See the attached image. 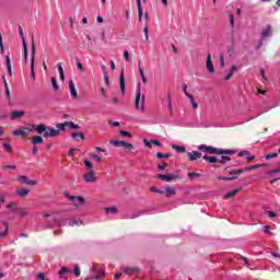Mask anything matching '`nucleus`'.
<instances>
[{
    "mask_svg": "<svg viewBox=\"0 0 280 280\" xmlns=\"http://www.w3.org/2000/svg\"><path fill=\"white\" fill-rule=\"evenodd\" d=\"M83 163L89 172H93V163H91V161L85 160Z\"/></svg>",
    "mask_w": 280,
    "mask_h": 280,
    "instance_id": "obj_37",
    "label": "nucleus"
},
{
    "mask_svg": "<svg viewBox=\"0 0 280 280\" xmlns=\"http://www.w3.org/2000/svg\"><path fill=\"white\" fill-rule=\"evenodd\" d=\"M259 167H260L259 164H254V165L245 167V172H250L252 170H257Z\"/></svg>",
    "mask_w": 280,
    "mask_h": 280,
    "instance_id": "obj_47",
    "label": "nucleus"
},
{
    "mask_svg": "<svg viewBox=\"0 0 280 280\" xmlns=\"http://www.w3.org/2000/svg\"><path fill=\"white\" fill-rule=\"evenodd\" d=\"M7 209H11V211H13L14 213H16V211H19V208L16 207V202H11L7 206Z\"/></svg>",
    "mask_w": 280,
    "mask_h": 280,
    "instance_id": "obj_32",
    "label": "nucleus"
},
{
    "mask_svg": "<svg viewBox=\"0 0 280 280\" xmlns=\"http://www.w3.org/2000/svg\"><path fill=\"white\" fill-rule=\"evenodd\" d=\"M20 36L23 42V47H24V58L27 60V43L25 42V36L23 35V30L20 28Z\"/></svg>",
    "mask_w": 280,
    "mask_h": 280,
    "instance_id": "obj_16",
    "label": "nucleus"
},
{
    "mask_svg": "<svg viewBox=\"0 0 280 280\" xmlns=\"http://www.w3.org/2000/svg\"><path fill=\"white\" fill-rule=\"evenodd\" d=\"M237 69H240L238 66H232L230 72L226 74V77L224 78V80H231V78H233V73H235V71H237Z\"/></svg>",
    "mask_w": 280,
    "mask_h": 280,
    "instance_id": "obj_21",
    "label": "nucleus"
},
{
    "mask_svg": "<svg viewBox=\"0 0 280 280\" xmlns=\"http://www.w3.org/2000/svg\"><path fill=\"white\" fill-rule=\"evenodd\" d=\"M74 152H75V149H70L68 152V156L73 158Z\"/></svg>",
    "mask_w": 280,
    "mask_h": 280,
    "instance_id": "obj_63",
    "label": "nucleus"
},
{
    "mask_svg": "<svg viewBox=\"0 0 280 280\" xmlns=\"http://www.w3.org/2000/svg\"><path fill=\"white\" fill-rule=\"evenodd\" d=\"M203 161L208 163H219V159L215 156L203 155Z\"/></svg>",
    "mask_w": 280,
    "mask_h": 280,
    "instance_id": "obj_23",
    "label": "nucleus"
},
{
    "mask_svg": "<svg viewBox=\"0 0 280 280\" xmlns=\"http://www.w3.org/2000/svg\"><path fill=\"white\" fill-rule=\"evenodd\" d=\"M2 228L4 229V231L0 232V237H5V235H8L9 229H10V226L8 225V222H2Z\"/></svg>",
    "mask_w": 280,
    "mask_h": 280,
    "instance_id": "obj_26",
    "label": "nucleus"
},
{
    "mask_svg": "<svg viewBox=\"0 0 280 280\" xmlns=\"http://www.w3.org/2000/svg\"><path fill=\"white\" fill-rule=\"evenodd\" d=\"M198 150H200V152H206L207 154H218V148L209 147L207 144L199 145Z\"/></svg>",
    "mask_w": 280,
    "mask_h": 280,
    "instance_id": "obj_7",
    "label": "nucleus"
},
{
    "mask_svg": "<svg viewBox=\"0 0 280 280\" xmlns=\"http://www.w3.org/2000/svg\"><path fill=\"white\" fill-rule=\"evenodd\" d=\"M244 172H246L245 168H241V170H234L230 174L233 176L235 174H244Z\"/></svg>",
    "mask_w": 280,
    "mask_h": 280,
    "instance_id": "obj_51",
    "label": "nucleus"
},
{
    "mask_svg": "<svg viewBox=\"0 0 280 280\" xmlns=\"http://www.w3.org/2000/svg\"><path fill=\"white\" fill-rule=\"evenodd\" d=\"M74 276L80 277V267L78 265L74 266Z\"/></svg>",
    "mask_w": 280,
    "mask_h": 280,
    "instance_id": "obj_54",
    "label": "nucleus"
},
{
    "mask_svg": "<svg viewBox=\"0 0 280 280\" xmlns=\"http://www.w3.org/2000/svg\"><path fill=\"white\" fill-rule=\"evenodd\" d=\"M55 224L57 226H80L82 224L81 220H71V219H63L61 221L55 220Z\"/></svg>",
    "mask_w": 280,
    "mask_h": 280,
    "instance_id": "obj_2",
    "label": "nucleus"
},
{
    "mask_svg": "<svg viewBox=\"0 0 280 280\" xmlns=\"http://www.w3.org/2000/svg\"><path fill=\"white\" fill-rule=\"evenodd\" d=\"M187 176H188V178H200V176H202V175H200V173L191 172V173H188Z\"/></svg>",
    "mask_w": 280,
    "mask_h": 280,
    "instance_id": "obj_46",
    "label": "nucleus"
},
{
    "mask_svg": "<svg viewBox=\"0 0 280 280\" xmlns=\"http://www.w3.org/2000/svg\"><path fill=\"white\" fill-rule=\"evenodd\" d=\"M120 137H132V136L130 135V132L121 130Z\"/></svg>",
    "mask_w": 280,
    "mask_h": 280,
    "instance_id": "obj_57",
    "label": "nucleus"
},
{
    "mask_svg": "<svg viewBox=\"0 0 280 280\" xmlns=\"http://www.w3.org/2000/svg\"><path fill=\"white\" fill-rule=\"evenodd\" d=\"M138 69L140 71V78L143 84H148V79H145V74L143 73V69L141 68V63L138 65Z\"/></svg>",
    "mask_w": 280,
    "mask_h": 280,
    "instance_id": "obj_28",
    "label": "nucleus"
},
{
    "mask_svg": "<svg viewBox=\"0 0 280 280\" xmlns=\"http://www.w3.org/2000/svg\"><path fill=\"white\" fill-rule=\"evenodd\" d=\"M2 170H16V165H3Z\"/></svg>",
    "mask_w": 280,
    "mask_h": 280,
    "instance_id": "obj_53",
    "label": "nucleus"
},
{
    "mask_svg": "<svg viewBox=\"0 0 280 280\" xmlns=\"http://www.w3.org/2000/svg\"><path fill=\"white\" fill-rule=\"evenodd\" d=\"M13 135L15 136V137H27V133L25 132V131H23V130H21V129H16V130H14L13 131Z\"/></svg>",
    "mask_w": 280,
    "mask_h": 280,
    "instance_id": "obj_34",
    "label": "nucleus"
},
{
    "mask_svg": "<svg viewBox=\"0 0 280 280\" xmlns=\"http://www.w3.org/2000/svg\"><path fill=\"white\" fill-rule=\"evenodd\" d=\"M112 143L115 148H124L126 145V141L124 140H112Z\"/></svg>",
    "mask_w": 280,
    "mask_h": 280,
    "instance_id": "obj_24",
    "label": "nucleus"
},
{
    "mask_svg": "<svg viewBox=\"0 0 280 280\" xmlns=\"http://www.w3.org/2000/svg\"><path fill=\"white\" fill-rule=\"evenodd\" d=\"M105 212L107 213V214H115V213H117V208L116 207H110V208H105Z\"/></svg>",
    "mask_w": 280,
    "mask_h": 280,
    "instance_id": "obj_40",
    "label": "nucleus"
},
{
    "mask_svg": "<svg viewBox=\"0 0 280 280\" xmlns=\"http://www.w3.org/2000/svg\"><path fill=\"white\" fill-rule=\"evenodd\" d=\"M187 156L189 161H198V159L202 158V153L200 151H192V152H188Z\"/></svg>",
    "mask_w": 280,
    "mask_h": 280,
    "instance_id": "obj_12",
    "label": "nucleus"
},
{
    "mask_svg": "<svg viewBox=\"0 0 280 280\" xmlns=\"http://www.w3.org/2000/svg\"><path fill=\"white\" fill-rule=\"evenodd\" d=\"M69 272V269H67V267H62L60 270H59V275H67Z\"/></svg>",
    "mask_w": 280,
    "mask_h": 280,
    "instance_id": "obj_52",
    "label": "nucleus"
},
{
    "mask_svg": "<svg viewBox=\"0 0 280 280\" xmlns=\"http://www.w3.org/2000/svg\"><path fill=\"white\" fill-rule=\"evenodd\" d=\"M143 32H144L145 40H149L150 37L148 35V26L144 27Z\"/></svg>",
    "mask_w": 280,
    "mask_h": 280,
    "instance_id": "obj_64",
    "label": "nucleus"
},
{
    "mask_svg": "<svg viewBox=\"0 0 280 280\" xmlns=\"http://www.w3.org/2000/svg\"><path fill=\"white\" fill-rule=\"evenodd\" d=\"M120 91L122 95L126 94V78L124 77V71L120 74Z\"/></svg>",
    "mask_w": 280,
    "mask_h": 280,
    "instance_id": "obj_17",
    "label": "nucleus"
},
{
    "mask_svg": "<svg viewBox=\"0 0 280 280\" xmlns=\"http://www.w3.org/2000/svg\"><path fill=\"white\" fill-rule=\"evenodd\" d=\"M26 130L28 132H37V135H43L45 139L58 137L60 135L59 130H56L54 127L46 126L45 124L28 125Z\"/></svg>",
    "mask_w": 280,
    "mask_h": 280,
    "instance_id": "obj_1",
    "label": "nucleus"
},
{
    "mask_svg": "<svg viewBox=\"0 0 280 280\" xmlns=\"http://www.w3.org/2000/svg\"><path fill=\"white\" fill-rule=\"evenodd\" d=\"M77 69H79V71H84V66H82V62H77Z\"/></svg>",
    "mask_w": 280,
    "mask_h": 280,
    "instance_id": "obj_59",
    "label": "nucleus"
},
{
    "mask_svg": "<svg viewBox=\"0 0 280 280\" xmlns=\"http://www.w3.org/2000/svg\"><path fill=\"white\" fill-rule=\"evenodd\" d=\"M65 196L74 207H80V205H84V198L82 197L71 196L69 195V192H65Z\"/></svg>",
    "mask_w": 280,
    "mask_h": 280,
    "instance_id": "obj_4",
    "label": "nucleus"
},
{
    "mask_svg": "<svg viewBox=\"0 0 280 280\" xmlns=\"http://www.w3.org/2000/svg\"><path fill=\"white\" fill-rule=\"evenodd\" d=\"M18 180L20 183H24L25 185H32V186L38 184V182L32 180V179L27 178V176H25V175H22V176L18 177Z\"/></svg>",
    "mask_w": 280,
    "mask_h": 280,
    "instance_id": "obj_13",
    "label": "nucleus"
},
{
    "mask_svg": "<svg viewBox=\"0 0 280 280\" xmlns=\"http://www.w3.org/2000/svg\"><path fill=\"white\" fill-rule=\"evenodd\" d=\"M5 59H7V69H8V72L12 75V63H11V61H10V56H7Z\"/></svg>",
    "mask_w": 280,
    "mask_h": 280,
    "instance_id": "obj_38",
    "label": "nucleus"
},
{
    "mask_svg": "<svg viewBox=\"0 0 280 280\" xmlns=\"http://www.w3.org/2000/svg\"><path fill=\"white\" fill-rule=\"evenodd\" d=\"M32 143H33V145H38V144L43 143V137H40V136H34V137L32 138Z\"/></svg>",
    "mask_w": 280,
    "mask_h": 280,
    "instance_id": "obj_25",
    "label": "nucleus"
},
{
    "mask_svg": "<svg viewBox=\"0 0 280 280\" xmlns=\"http://www.w3.org/2000/svg\"><path fill=\"white\" fill-rule=\"evenodd\" d=\"M125 150H132V144L130 142H125V145H124Z\"/></svg>",
    "mask_w": 280,
    "mask_h": 280,
    "instance_id": "obj_55",
    "label": "nucleus"
},
{
    "mask_svg": "<svg viewBox=\"0 0 280 280\" xmlns=\"http://www.w3.org/2000/svg\"><path fill=\"white\" fill-rule=\"evenodd\" d=\"M57 69L59 71L61 82H65V70L62 69V66L60 63H58Z\"/></svg>",
    "mask_w": 280,
    "mask_h": 280,
    "instance_id": "obj_30",
    "label": "nucleus"
},
{
    "mask_svg": "<svg viewBox=\"0 0 280 280\" xmlns=\"http://www.w3.org/2000/svg\"><path fill=\"white\" fill-rule=\"evenodd\" d=\"M272 36V26L267 25L261 32V40H266V38H270Z\"/></svg>",
    "mask_w": 280,
    "mask_h": 280,
    "instance_id": "obj_10",
    "label": "nucleus"
},
{
    "mask_svg": "<svg viewBox=\"0 0 280 280\" xmlns=\"http://www.w3.org/2000/svg\"><path fill=\"white\" fill-rule=\"evenodd\" d=\"M151 143H153V145H158L159 148H161V143L159 142V140L155 139H151Z\"/></svg>",
    "mask_w": 280,
    "mask_h": 280,
    "instance_id": "obj_60",
    "label": "nucleus"
},
{
    "mask_svg": "<svg viewBox=\"0 0 280 280\" xmlns=\"http://www.w3.org/2000/svg\"><path fill=\"white\" fill-rule=\"evenodd\" d=\"M240 190L238 189H234L232 191H229L226 195H225V198H233V196H237V192Z\"/></svg>",
    "mask_w": 280,
    "mask_h": 280,
    "instance_id": "obj_42",
    "label": "nucleus"
},
{
    "mask_svg": "<svg viewBox=\"0 0 280 280\" xmlns=\"http://www.w3.org/2000/svg\"><path fill=\"white\" fill-rule=\"evenodd\" d=\"M217 154H235V151L229 149H218Z\"/></svg>",
    "mask_w": 280,
    "mask_h": 280,
    "instance_id": "obj_29",
    "label": "nucleus"
},
{
    "mask_svg": "<svg viewBox=\"0 0 280 280\" xmlns=\"http://www.w3.org/2000/svg\"><path fill=\"white\" fill-rule=\"evenodd\" d=\"M51 85L54 91H59L60 86L58 85V81L56 80V77L51 78Z\"/></svg>",
    "mask_w": 280,
    "mask_h": 280,
    "instance_id": "obj_35",
    "label": "nucleus"
},
{
    "mask_svg": "<svg viewBox=\"0 0 280 280\" xmlns=\"http://www.w3.org/2000/svg\"><path fill=\"white\" fill-rule=\"evenodd\" d=\"M67 122H63V124H57V130L60 132V130L62 131V132H65L66 130H67Z\"/></svg>",
    "mask_w": 280,
    "mask_h": 280,
    "instance_id": "obj_39",
    "label": "nucleus"
},
{
    "mask_svg": "<svg viewBox=\"0 0 280 280\" xmlns=\"http://www.w3.org/2000/svg\"><path fill=\"white\" fill-rule=\"evenodd\" d=\"M186 97H188V100H190V104L192 105L194 109L198 108V103H196V101L194 100V95L186 93Z\"/></svg>",
    "mask_w": 280,
    "mask_h": 280,
    "instance_id": "obj_27",
    "label": "nucleus"
},
{
    "mask_svg": "<svg viewBox=\"0 0 280 280\" xmlns=\"http://www.w3.org/2000/svg\"><path fill=\"white\" fill-rule=\"evenodd\" d=\"M90 158H92L93 161H96V163H102V155L90 153Z\"/></svg>",
    "mask_w": 280,
    "mask_h": 280,
    "instance_id": "obj_33",
    "label": "nucleus"
},
{
    "mask_svg": "<svg viewBox=\"0 0 280 280\" xmlns=\"http://www.w3.org/2000/svg\"><path fill=\"white\" fill-rule=\"evenodd\" d=\"M229 19H230V25L233 30L235 27V15H233V13H231Z\"/></svg>",
    "mask_w": 280,
    "mask_h": 280,
    "instance_id": "obj_45",
    "label": "nucleus"
},
{
    "mask_svg": "<svg viewBox=\"0 0 280 280\" xmlns=\"http://www.w3.org/2000/svg\"><path fill=\"white\" fill-rule=\"evenodd\" d=\"M150 190L153 191V194H161V195L165 194V190H161L156 187H151Z\"/></svg>",
    "mask_w": 280,
    "mask_h": 280,
    "instance_id": "obj_49",
    "label": "nucleus"
},
{
    "mask_svg": "<svg viewBox=\"0 0 280 280\" xmlns=\"http://www.w3.org/2000/svg\"><path fill=\"white\" fill-rule=\"evenodd\" d=\"M136 108H140V110H143L145 108V96H142L141 98V86H138V90H137Z\"/></svg>",
    "mask_w": 280,
    "mask_h": 280,
    "instance_id": "obj_3",
    "label": "nucleus"
},
{
    "mask_svg": "<svg viewBox=\"0 0 280 280\" xmlns=\"http://www.w3.org/2000/svg\"><path fill=\"white\" fill-rule=\"evenodd\" d=\"M108 124H109L110 126H114L115 128H117V126H119V121L109 120Z\"/></svg>",
    "mask_w": 280,
    "mask_h": 280,
    "instance_id": "obj_61",
    "label": "nucleus"
},
{
    "mask_svg": "<svg viewBox=\"0 0 280 280\" xmlns=\"http://www.w3.org/2000/svg\"><path fill=\"white\" fill-rule=\"evenodd\" d=\"M30 194V189L26 188H20L16 190V195L20 196V198H25Z\"/></svg>",
    "mask_w": 280,
    "mask_h": 280,
    "instance_id": "obj_22",
    "label": "nucleus"
},
{
    "mask_svg": "<svg viewBox=\"0 0 280 280\" xmlns=\"http://www.w3.org/2000/svg\"><path fill=\"white\" fill-rule=\"evenodd\" d=\"M121 270L125 275H137L139 272L137 267H122Z\"/></svg>",
    "mask_w": 280,
    "mask_h": 280,
    "instance_id": "obj_14",
    "label": "nucleus"
},
{
    "mask_svg": "<svg viewBox=\"0 0 280 280\" xmlns=\"http://www.w3.org/2000/svg\"><path fill=\"white\" fill-rule=\"evenodd\" d=\"M259 167H260L259 164H254V165L245 167V172H250L252 170H257Z\"/></svg>",
    "mask_w": 280,
    "mask_h": 280,
    "instance_id": "obj_48",
    "label": "nucleus"
},
{
    "mask_svg": "<svg viewBox=\"0 0 280 280\" xmlns=\"http://www.w3.org/2000/svg\"><path fill=\"white\" fill-rule=\"evenodd\" d=\"M25 115V112L12 110L11 112V119H21Z\"/></svg>",
    "mask_w": 280,
    "mask_h": 280,
    "instance_id": "obj_19",
    "label": "nucleus"
},
{
    "mask_svg": "<svg viewBox=\"0 0 280 280\" xmlns=\"http://www.w3.org/2000/svg\"><path fill=\"white\" fill-rule=\"evenodd\" d=\"M15 213H20L22 218H25V215H27V212H25L23 209H20V208H19V211H16Z\"/></svg>",
    "mask_w": 280,
    "mask_h": 280,
    "instance_id": "obj_56",
    "label": "nucleus"
},
{
    "mask_svg": "<svg viewBox=\"0 0 280 280\" xmlns=\"http://www.w3.org/2000/svg\"><path fill=\"white\" fill-rule=\"evenodd\" d=\"M83 179L85 183H95V180H97L95 177V171H89L88 173L83 174Z\"/></svg>",
    "mask_w": 280,
    "mask_h": 280,
    "instance_id": "obj_8",
    "label": "nucleus"
},
{
    "mask_svg": "<svg viewBox=\"0 0 280 280\" xmlns=\"http://www.w3.org/2000/svg\"><path fill=\"white\" fill-rule=\"evenodd\" d=\"M173 150L177 151L179 154H183L186 152L185 147H180L178 144H173Z\"/></svg>",
    "mask_w": 280,
    "mask_h": 280,
    "instance_id": "obj_31",
    "label": "nucleus"
},
{
    "mask_svg": "<svg viewBox=\"0 0 280 280\" xmlns=\"http://www.w3.org/2000/svg\"><path fill=\"white\" fill-rule=\"evenodd\" d=\"M165 167H167V163L158 165V170H165Z\"/></svg>",
    "mask_w": 280,
    "mask_h": 280,
    "instance_id": "obj_62",
    "label": "nucleus"
},
{
    "mask_svg": "<svg viewBox=\"0 0 280 280\" xmlns=\"http://www.w3.org/2000/svg\"><path fill=\"white\" fill-rule=\"evenodd\" d=\"M228 161H231V158L226 155H223L221 156V159H219V163H221V165H224L225 163H228Z\"/></svg>",
    "mask_w": 280,
    "mask_h": 280,
    "instance_id": "obj_41",
    "label": "nucleus"
},
{
    "mask_svg": "<svg viewBox=\"0 0 280 280\" xmlns=\"http://www.w3.org/2000/svg\"><path fill=\"white\" fill-rule=\"evenodd\" d=\"M138 5V19L139 21H142L143 19V7H141V0H137Z\"/></svg>",
    "mask_w": 280,
    "mask_h": 280,
    "instance_id": "obj_20",
    "label": "nucleus"
},
{
    "mask_svg": "<svg viewBox=\"0 0 280 280\" xmlns=\"http://www.w3.org/2000/svg\"><path fill=\"white\" fill-rule=\"evenodd\" d=\"M164 194H165L166 198H172V196H176V189L167 186L164 190Z\"/></svg>",
    "mask_w": 280,
    "mask_h": 280,
    "instance_id": "obj_18",
    "label": "nucleus"
},
{
    "mask_svg": "<svg viewBox=\"0 0 280 280\" xmlns=\"http://www.w3.org/2000/svg\"><path fill=\"white\" fill-rule=\"evenodd\" d=\"M279 156V153H270L265 156L267 161H270V159H277Z\"/></svg>",
    "mask_w": 280,
    "mask_h": 280,
    "instance_id": "obj_50",
    "label": "nucleus"
},
{
    "mask_svg": "<svg viewBox=\"0 0 280 280\" xmlns=\"http://www.w3.org/2000/svg\"><path fill=\"white\" fill-rule=\"evenodd\" d=\"M206 68L209 73H215V67H213V61L211 60V55H208V57H207Z\"/></svg>",
    "mask_w": 280,
    "mask_h": 280,
    "instance_id": "obj_11",
    "label": "nucleus"
},
{
    "mask_svg": "<svg viewBox=\"0 0 280 280\" xmlns=\"http://www.w3.org/2000/svg\"><path fill=\"white\" fill-rule=\"evenodd\" d=\"M66 125H68L72 130H80V126L75 125L73 121H66Z\"/></svg>",
    "mask_w": 280,
    "mask_h": 280,
    "instance_id": "obj_36",
    "label": "nucleus"
},
{
    "mask_svg": "<svg viewBox=\"0 0 280 280\" xmlns=\"http://www.w3.org/2000/svg\"><path fill=\"white\" fill-rule=\"evenodd\" d=\"M3 149L5 150V152H9V154H12V145H10V143L4 142Z\"/></svg>",
    "mask_w": 280,
    "mask_h": 280,
    "instance_id": "obj_43",
    "label": "nucleus"
},
{
    "mask_svg": "<svg viewBox=\"0 0 280 280\" xmlns=\"http://www.w3.org/2000/svg\"><path fill=\"white\" fill-rule=\"evenodd\" d=\"M170 156H171L170 153H166V154H163L161 152L156 153V159H170Z\"/></svg>",
    "mask_w": 280,
    "mask_h": 280,
    "instance_id": "obj_44",
    "label": "nucleus"
},
{
    "mask_svg": "<svg viewBox=\"0 0 280 280\" xmlns=\"http://www.w3.org/2000/svg\"><path fill=\"white\" fill-rule=\"evenodd\" d=\"M155 178H160V180H164V183H172V180L178 179V175L168 173V174H156Z\"/></svg>",
    "mask_w": 280,
    "mask_h": 280,
    "instance_id": "obj_5",
    "label": "nucleus"
},
{
    "mask_svg": "<svg viewBox=\"0 0 280 280\" xmlns=\"http://www.w3.org/2000/svg\"><path fill=\"white\" fill-rule=\"evenodd\" d=\"M69 89H70L71 97L73 100H77L78 98V91L75 90V84L71 80L69 81Z\"/></svg>",
    "mask_w": 280,
    "mask_h": 280,
    "instance_id": "obj_15",
    "label": "nucleus"
},
{
    "mask_svg": "<svg viewBox=\"0 0 280 280\" xmlns=\"http://www.w3.org/2000/svg\"><path fill=\"white\" fill-rule=\"evenodd\" d=\"M91 270L92 272H95V270L97 271V273H92V279H95V280L104 279V270L97 269V266H93Z\"/></svg>",
    "mask_w": 280,
    "mask_h": 280,
    "instance_id": "obj_9",
    "label": "nucleus"
},
{
    "mask_svg": "<svg viewBox=\"0 0 280 280\" xmlns=\"http://www.w3.org/2000/svg\"><path fill=\"white\" fill-rule=\"evenodd\" d=\"M35 55H36V46L34 45V39H32L31 77L33 78V81L36 80V71H34Z\"/></svg>",
    "mask_w": 280,
    "mask_h": 280,
    "instance_id": "obj_6",
    "label": "nucleus"
},
{
    "mask_svg": "<svg viewBox=\"0 0 280 280\" xmlns=\"http://www.w3.org/2000/svg\"><path fill=\"white\" fill-rule=\"evenodd\" d=\"M237 177H219V180H235Z\"/></svg>",
    "mask_w": 280,
    "mask_h": 280,
    "instance_id": "obj_58",
    "label": "nucleus"
}]
</instances>
